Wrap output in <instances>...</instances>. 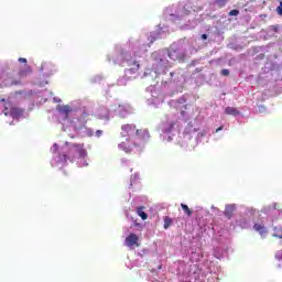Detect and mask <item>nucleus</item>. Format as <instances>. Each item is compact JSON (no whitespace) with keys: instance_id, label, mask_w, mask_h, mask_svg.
<instances>
[{"instance_id":"nucleus-1","label":"nucleus","mask_w":282,"mask_h":282,"mask_svg":"<svg viewBox=\"0 0 282 282\" xmlns=\"http://www.w3.org/2000/svg\"><path fill=\"white\" fill-rule=\"evenodd\" d=\"M160 30L159 33H143L138 37H131L128 42L129 50L117 44L115 45L112 53L107 55L108 63H112V65H127L128 67L124 70V76L117 79V85L119 87L127 86L129 80L135 78V74H138L140 69V58L149 52V47L153 45L154 41L163 39L164 34L169 32L167 28H161Z\"/></svg>"},{"instance_id":"nucleus-2","label":"nucleus","mask_w":282,"mask_h":282,"mask_svg":"<svg viewBox=\"0 0 282 282\" xmlns=\"http://www.w3.org/2000/svg\"><path fill=\"white\" fill-rule=\"evenodd\" d=\"M80 105L78 101H73L70 105H58V122L62 130L69 135V138H91L94 137V129L87 127V111L76 108Z\"/></svg>"},{"instance_id":"nucleus-3","label":"nucleus","mask_w":282,"mask_h":282,"mask_svg":"<svg viewBox=\"0 0 282 282\" xmlns=\"http://www.w3.org/2000/svg\"><path fill=\"white\" fill-rule=\"evenodd\" d=\"M51 151L53 153V159L51 161L52 166L56 169H63L69 162H76L77 166H89L87 163V150L85 145L80 143H69L64 144L55 143Z\"/></svg>"},{"instance_id":"nucleus-4","label":"nucleus","mask_w":282,"mask_h":282,"mask_svg":"<svg viewBox=\"0 0 282 282\" xmlns=\"http://www.w3.org/2000/svg\"><path fill=\"white\" fill-rule=\"evenodd\" d=\"M120 134L124 141H121L118 148L124 153H142L144 142L151 138L149 130H138L133 123L122 124Z\"/></svg>"},{"instance_id":"nucleus-5","label":"nucleus","mask_w":282,"mask_h":282,"mask_svg":"<svg viewBox=\"0 0 282 282\" xmlns=\"http://www.w3.org/2000/svg\"><path fill=\"white\" fill-rule=\"evenodd\" d=\"M150 61L152 63V68H145L141 77L147 78L149 82L158 80L165 72H169V67H172L169 58V51L166 48L154 51L151 54Z\"/></svg>"},{"instance_id":"nucleus-6","label":"nucleus","mask_w":282,"mask_h":282,"mask_svg":"<svg viewBox=\"0 0 282 282\" xmlns=\"http://www.w3.org/2000/svg\"><path fill=\"white\" fill-rule=\"evenodd\" d=\"M202 7H194L192 2L187 1L177 6H172L165 10V17L170 21H186L189 17H195V12H202Z\"/></svg>"},{"instance_id":"nucleus-7","label":"nucleus","mask_w":282,"mask_h":282,"mask_svg":"<svg viewBox=\"0 0 282 282\" xmlns=\"http://www.w3.org/2000/svg\"><path fill=\"white\" fill-rule=\"evenodd\" d=\"M162 83V85H170V87H176V91H182L184 83H186V77L184 76V70L178 69L174 72L165 70L162 77L156 79V83Z\"/></svg>"},{"instance_id":"nucleus-8","label":"nucleus","mask_w":282,"mask_h":282,"mask_svg":"<svg viewBox=\"0 0 282 282\" xmlns=\"http://www.w3.org/2000/svg\"><path fill=\"white\" fill-rule=\"evenodd\" d=\"M167 51V56L171 61V65L178 61L182 63L188 56V52H186V47L182 45L181 42L174 43L170 46V48H165Z\"/></svg>"},{"instance_id":"nucleus-9","label":"nucleus","mask_w":282,"mask_h":282,"mask_svg":"<svg viewBox=\"0 0 282 282\" xmlns=\"http://www.w3.org/2000/svg\"><path fill=\"white\" fill-rule=\"evenodd\" d=\"M161 138L163 142H171L175 132V119H166L160 124Z\"/></svg>"},{"instance_id":"nucleus-10","label":"nucleus","mask_w":282,"mask_h":282,"mask_svg":"<svg viewBox=\"0 0 282 282\" xmlns=\"http://www.w3.org/2000/svg\"><path fill=\"white\" fill-rule=\"evenodd\" d=\"M112 105V117L116 118V116H118V118H128L129 116H131V113H133V107H131V105L129 104H120L118 101H115L111 104Z\"/></svg>"},{"instance_id":"nucleus-11","label":"nucleus","mask_w":282,"mask_h":282,"mask_svg":"<svg viewBox=\"0 0 282 282\" xmlns=\"http://www.w3.org/2000/svg\"><path fill=\"white\" fill-rule=\"evenodd\" d=\"M3 107L4 109L2 110V113H4V116H10L13 120L25 118V110L12 106L10 101H7Z\"/></svg>"},{"instance_id":"nucleus-12","label":"nucleus","mask_w":282,"mask_h":282,"mask_svg":"<svg viewBox=\"0 0 282 282\" xmlns=\"http://www.w3.org/2000/svg\"><path fill=\"white\" fill-rule=\"evenodd\" d=\"M95 116L96 118H99V120H106V121L111 120V118H113L112 104H110L108 108L105 106H99L95 112Z\"/></svg>"},{"instance_id":"nucleus-13","label":"nucleus","mask_w":282,"mask_h":282,"mask_svg":"<svg viewBox=\"0 0 282 282\" xmlns=\"http://www.w3.org/2000/svg\"><path fill=\"white\" fill-rule=\"evenodd\" d=\"M147 98H148V102L149 105H160V94L158 93V90L155 89V85H150L147 88Z\"/></svg>"},{"instance_id":"nucleus-14","label":"nucleus","mask_w":282,"mask_h":282,"mask_svg":"<svg viewBox=\"0 0 282 282\" xmlns=\"http://www.w3.org/2000/svg\"><path fill=\"white\" fill-rule=\"evenodd\" d=\"M41 72L44 74V76H52V74L56 72V66H54L52 62H43L41 65Z\"/></svg>"},{"instance_id":"nucleus-15","label":"nucleus","mask_w":282,"mask_h":282,"mask_svg":"<svg viewBox=\"0 0 282 282\" xmlns=\"http://www.w3.org/2000/svg\"><path fill=\"white\" fill-rule=\"evenodd\" d=\"M140 238H138V235L135 234H130L127 238H126V241H124V245L130 248L131 250H133V246H140L138 245V241H139Z\"/></svg>"},{"instance_id":"nucleus-16","label":"nucleus","mask_w":282,"mask_h":282,"mask_svg":"<svg viewBox=\"0 0 282 282\" xmlns=\"http://www.w3.org/2000/svg\"><path fill=\"white\" fill-rule=\"evenodd\" d=\"M261 213H264V215H279V208L276 207V203L264 206L261 209Z\"/></svg>"},{"instance_id":"nucleus-17","label":"nucleus","mask_w":282,"mask_h":282,"mask_svg":"<svg viewBox=\"0 0 282 282\" xmlns=\"http://www.w3.org/2000/svg\"><path fill=\"white\" fill-rule=\"evenodd\" d=\"M196 1L197 3H199V1H203V0H196ZM224 6H226V0H214L209 2V8L213 11L217 10V8H224Z\"/></svg>"},{"instance_id":"nucleus-18","label":"nucleus","mask_w":282,"mask_h":282,"mask_svg":"<svg viewBox=\"0 0 282 282\" xmlns=\"http://www.w3.org/2000/svg\"><path fill=\"white\" fill-rule=\"evenodd\" d=\"M235 210H237V205L235 204L226 205L225 212H224L225 217H227V219H232V215Z\"/></svg>"},{"instance_id":"nucleus-19","label":"nucleus","mask_w":282,"mask_h":282,"mask_svg":"<svg viewBox=\"0 0 282 282\" xmlns=\"http://www.w3.org/2000/svg\"><path fill=\"white\" fill-rule=\"evenodd\" d=\"M253 230H256V232H259L262 238L268 235V229L265 228V226H263V224L256 223L253 225Z\"/></svg>"},{"instance_id":"nucleus-20","label":"nucleus","mask_w":282,"mask_h":282,"mask_svg":"<svg viewBox=\"0 0 282 282\" xmlns=\"http://www.w3.org/2000/svg\"><path fill=\"white\" fill-rule=\"evenodd\" d=\"M225 113L227 115V116H234V117H237V116H239V110L237 109V108H235V107H226L225 108Z\"/></svg>"},{"instance_id":"nucleus-21","label":"nucleus","mask_w":282,"mask_h":282,"mask_svg":"<svg viewBox=\"0 0 282 282\" xmlns=\"http://www.w3.org/2000/svg\"><path fill=\"white\" fill-rule=\"evenodd\" d=\"M137 215H139V217H141V219H143V221L149 219V215L147 213H144V207H138Z\"/></svg>"},{"instance_id":"nucleus-22","label":"nucleus","mask_w":282,"mask_h":282,"mask_svg":"<svg viewBox=\"0 0 282 282\" xmlns=\"http://www.w3.org/2000/svg\"><path fill=\"white\" fill-rule=\"evenodd\" d=\"M173 225V219H171V217L169 216H165L164 217V225H163V228L165 230H167V228H171V226Z\"/></svg>"},{"instance_id":"nucleus-23","label":"nucleus","mask_w":282,"mask_h":282,"mask_svg":"<svg viewBox=\"0 0 282 282\" xmlns=\"http://www.w3.org/2000/svg\"><path fill=\"white\" fill-rule=\"evenodd\" d=\"M206 135H208V132L206 130L198 132V134L196 137L197 142H202L204 140V138H206Z\"/></svg>"},{"instance_id":"nucleus-24","label":"nucleus","mask_w":282,"mask_h":282,"mask_svg":"<svg viewBox=\"0 0 282 282\" xmlns=\"http://www.w3.org/2000/svg\"><path fill=\"white\" fill-rule=\"evenodd\" d=\"M181 208L184 210V213L187 214V217H191L193 215V210H191V208H188V205L181 204Z\"/></svg>"},{"instance_id":"nucleus-25","label":"nucleus","mask_w":282,"mask_h":282,"mask_svg":"<svg viewBox=\"0 0 282 282\" xmlns=\"http://www.w3.org/2000/svg\"><path fill=\"white\" fill-rule=\"evenodd\" d=\"M273 237H278V239H282V229L279 227H274Z\"/></svg>"},{"instance_id":"nucleus-26","label":"nucleus","mask_w":282,"mask_h":282,"mask_svg":"<svg viewBox=\"0 0 282 282\" xmlns=\"http://www.w3.org/2000/svg\"><path fill=\"white\" fill-rule=\"evenodd\" d=\"M28 74H32V68H30V66H26L24 69L20 70V76H28Z\"/></svg>"},{"instance_id":"nucleus-27","label":"nucleus","mask_w":282,"mask_h":282,"mask_svg":"<svg viewBox=\"0 0 282 282\" xmlns=\"http://www.w3.org/2000/svg\"><path fill=\"white\" fill-rule=\"evenodd\" d=\"M197 25V21L193 20L189 24L185 25V30H193Z\"/></svg>"},{"instance_id":"nucleus-28","label":"nucleus","mask_w":282,"mask_h":282,"mask_svg":"<svg viewBox=\"0 0 282 282\" xmlns=\"http://www.w3.org/2000/svg\"><path fill=\"white\" fill-rule=\"evenodd\" d=\"M102 80L101 75H96L91 78V83H100Z\"/></svg>"},{"instance_id":"nucleus-29","label":"nucleus","mask_w":282,"mask_h":282,"mask_svg":"<svg viewBox=\"0 0 282 282\" xmlns=\"http://www.w3.org/2000/svg\"><path fill=\"white\" fill-rule=\"evenodd\" d=\"M173 102H174V107L180 108V105H184V102H186V100L181 99L178 101H172L171 105H173Z\"/></svg>"},{"instance_id":"nucleus-30","label":"nucleus","mask_w":282,"mask_h":282,"mask_svg":"<svg viewBox=\"0 0 282 282\" xmlns=\"http://www.w3.org/2000/svg\"><path fill=\"white\" fill-rule=\"evenodd\" d=\"M139 178H140V174H134V175L130 178L131 186H133V182H135V180H139Z\"/></svg>"},{"instance_id":"nucleus-31","label":"nucleus","mask_w":282,"mask_h":282,"mask_svg":"<svg viewBox=\"0 0 282 282\" xmlns=\"http://www.w3.org/2000/svg\"><path fill=\"white\" fill-rule=\"evenodd\" d=\"M105 132L102 131V130H97L96 132H95V138H102V134H104Z\"/></svg>"},{"instance_id":"nucleus-32","label":"nucleus","mask_w":282,"mask_h":282,"mask_svg":"<svg viewBox=\"0 0 282 282\" xmlns=\"http://www.w3.org/2000/svg\"><path fill=\"white\" fill-rule=\"evenodd\" d=\"M275 259H276L278 261H282V250H280V251H278V252L275 253Z\"/></svg>"},{"instance_id":"nucleus-33","label":"nucleus","mask_w":282,"mask_h":282,"mask_svg":"<svg viewBox=\"0 0 282 282\" xmlns=\"http://www.w3.org/2000/svg\"><path fill=\"white\" fill-rule=\"evenodd\" d=\"M276 13L280 14V17H282V1H280L279 7L276 8Z\"/></svg>"},{"instance_id":"nucleus-34","label":"nucleus","mask_w":282,"mask_h":282,"mask_svg":"<svg viewBox=\"0 0 282 282\" xmlns=\"http://www.w3.org/2000/svg\"><path fill=\"white\" fill-rule=\"evenodd\" d=\"M237 15H239V10H231L229 12V17H237Z\"/></svg>"},{"instance_id":"nucleus-35","label":"nucleus","mask_w":282,"mask_h":282,"mask_svg":"<svg viewBox=\"0 0 282 282\" xmlns=\"http://www.w3.org/2000/svg\"><path fill=\"white\" fill-rule=\"evenodd\" d=\"M259 113H264L265 111V107L264 106H258V110Z\"/></svg>"},{"instance_id":"nucleus-36","label":"nucleus","mask_w":282,"mask_h":282,"mask_svg":"<svg viewBox=\"0 0 282 282\" xmlns=\"http://www.w3.org/2000/svg\"><path fill=\"white\" fill-rule=\"evenodd\" d=\"M221 75L223 76H230V70L225 68V69L221 70Z\"/></svg>"},{"instance_id":"nucleus-37","label":"nucleus","mask_w":282,"mask_h":282,"mask_svg":"<svg viewBox=\"0 0 282 282\" xmlns=\"http://www.w3.org/2000/svg\"><path fill=\"white\" fill-rule=\"evenodd\" d=\"M35 85H37V87H43V85H47V82H36Z\"/></svg>"},{"instance_id":"nucleus-38","label":"nucleus","mask_w":282,"mask_h":282,"mask_svg":"<svg viewBox=\"0 0 282 282\" xmlns=\"http://www.w3.org/2000/svg\"><path fill=\"white\" fill-rule=\"evenodd\" d=\"M200 41H208V35L207 34H202L200 35Z\"/></svg>"},{"instance_id":"nucleus-39","label":"nucleus","mask_w":282,"mask_h":282,"mask_svg":"<svg viewBox=\"0 0 282 282\" xmlns=\"http://www.w3.org/2000/svg\"><path fill=\"white\" fill-rule=\"evenodd\" d=\"M18 61H19V63H24L25 65L28 64V59L26 58L20 57Z\"/></svg>"},{"instance_id":"nucleus-40","label":"nucleus","mask_w":282,"mask_h":282,"mask_svg":"<svg viewBox=\"0 0 282 282\" xmlns=\"http://www.w3.org/2000/svg\"><path fill=\"white\" fill-rule=\"evenodd\" d=\"M45 94H46V98H44V102L47 101V97L52 96V91L46 90Z\"/></svg>"},{"instance_id":"nucleus-41","label":"nucleus","mask_w":282,"mask_h":282,"mask_svg":"<svg viewBox=\"0 0 282 282\" xmlns=\"http://www.w3.org/2000/svg\"><path fill=\"white\" fill-rule=\"evenodd\" d=\"M239 226H241V228H248L249 225L245 221L243 224H239Z\"/></svg>"},{"instance_id":"nucleus-42","label":"nucleus","mask_w":282,"mask_h":282,"mask_svg":"<svg viewBox=\"0 0 282 282\" xmlns=\"http://www.w3.org/2000/svg\"><path fill=\"white\" fill-rule=\"evenodd\" d=\"M224 127H219L218 129H216L215 133H219V131H223Z\"/></svg>"},{"instance_id":"nucleus-43","label":"nucleus","mask_w":282,"mask_h":282,"mask_svg":"<svg viewBox=\"0 0 282 282\" xmlns=\"http://www.w3.org/2000/svg\"><path fill=\"white\" fill-rule=\"evenodd\" d=\"M195 52H197V50H195V48H189V54H195Z\"/></svg>"},{"instance_id":"nucleus-44","label":"nucleus","mask_w":282,"mask_h":282,"mask_svg":"<svg viewBox=\"0 0 282 282\" xmlns=\"http://www.w3.org/2000/svg\"><path fill=\"white\" fill-rule=\"evenodd\" d=\"M53 100H54V102H61V99L57 97H54Z\"/></svg>"},{"instance_id":"nucleus-45","label":"nucleus","mask_w":282,"mask_h":282,"mask_svg":"<svg viewBox=\"0 0 282 282\" xmlns=\"http://www.w3.org/2000/svg\"><path fill=\"white\" fill-rule=\"evenodd\" d=\"M1 102H6V99H1Z\"/></svg>"},{"instance_id":"nucleus-46","label":"nucleus","mask_w":282,"mask_h":282,"mask_svg":"<svg viewBox=\"0 0 282 282\" xmlns=\"http://www.w3.org/2000/svg\"><path fill=\"white\" fill-rule=\"evenodd\" d=\"M152 282H160V281L155 280V281H152Z\"/></svg>"},{"instance_id":"nucleus-47","label":"nucleus","mask_w":282,"mask_h":282,"mask_svg":"<svg viewBox=\"0 0 282 282\" xmlns=\"http://www.w3.org/2000/svg\"><path fill=\"white\" fill-rule=\"evenodd\" d=\"M212 208H214L215 210H217V208H215V207H212Z\"/></svg>"}]
</instances>
